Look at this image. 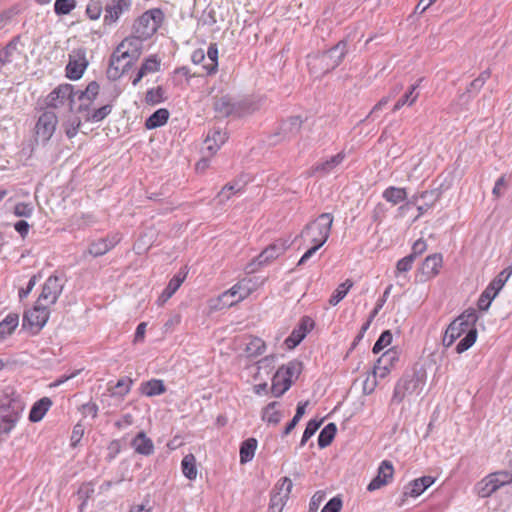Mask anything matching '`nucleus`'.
Listing matches in <instances>:
<instances>
[{
    "mask_svg": "<svg viewBox=\"0 0 512 512\" xmlns=\"http://www.w3.org/2000/svg\"><path fill=\"white\" fill-rule=\"evenodd\" d=\"M143 40L145 39L134 34L131 37L125 38L118 45L110 59L108 73L111 77H118L120 71L123 73L133 62L138 60L142 53Z\"/></svg>",
    "mask_w": 512,
    "mask_h": 512,
    "instance_id": "f257e3e1",
    "label": "nucleus"
},
{
    "mask_svg": "<svg viewBox=\"0 0 512 512\" xmlns=\"http://www.w3.org/2000/svg\"><path fill=\"white\" fill-rule=\"evenodd\" d=\"M347 53V42L339 41L328 51L309 57L308 66L314 74H326L340 65Z\"/></svg>",
    "mask_w": 512,
    "mask_h": 512,
    "instance_id": "f03ea898",
    "label": "nucleus"
},
{
    "mask_svg": "<svg viewBox=\"0 0 512 512\" xmlns=\"http://www.w3.org/2000/svg\"><path fill=\"white\" fill-rule=\"evenodd\" d=\"M332 224V214L322 213L315 220L309 222L296 239L301 238L305 242L322 247L329 238Z\"/></svg>",
    "mask_w": 512,
    "mask_h": 512,
    "instance_id": "7ed1b4c3",
    "label": "nucleus"
},
{
    "mask_svg": "<svg viewBox=\"0 0 512 512\" xmlns=\"http://www.w3.org/2000/svg\"><path fill=\"white\" fill-rule=\"evenodd\" d=\"M163 20V13L160 9H151L144 12L134 23L133 33L148 39L160 26Z\"/></svg>",
    "mask_w": 512,
    "mask_h": 512,
    "instance_id": "20e7f679",
    "label": "nucleus"
},
{
    "mask_svg": "<svg viewBox=\"0 0 512 512\" xmlns=\"http://www.w3.org/2000/svg\"><path fill=\"white\" fill-rule=\"evenodd\" d=\"M293 483L289 477L281 478L274 486L270 493V502L268 512H282L286 505Z\"/></svg>",
    "mask_w": 512,
    "mask_h": 512,
    "instance_id": "39448f33",
    "label": "nucleus"
},
{
    "mask_svg": "<svg viewBox=\"0 0 512 512\" xmlns=\"http://www.w3.org/2000/svg\"><path fill=\"white\" fill-rule=\"evenodd\" d=\"M76 94L71 84H61L48 95L47 105L52 108H59L67 104L69 109L73 111Z\"/></svg>",
    "mask_w": 512,
    "mask_h": 512,
    "instance_id": "423d86ee",
    "label": "nucleus"
},
{
    "mask_svg": "<svg viewBox=\"0 0 512 512\" xmlns=\"http://www.w3.org/2000/svg\"><path fill=\"white\" fill-rule=\"evenodd\" d=\"M58 118L53 111H45L38 118L35 125L36 140L47 142L55 132Z\"/></svg>",
    "mask_w": 512,
    "mask_h": 512,
    "instance_id": "0eeeda50",
    "label": "nucleus"
},
{
    "mask_svg": "<svg viewBox=\"0 0 512 512\" xmlns=\"http://www.w3.org/2000/svg\"><path fill=\"white\" fill-rule=\"evenodd\" d=\"M87 66L88 60L86 59V50L84 48L74 49L69 54V62L66 66V76L71 80H78L82 77Z\"/></svg>",
    "mask_w": 512,
    "mask_h": 512,
    "instance_id": "6e6552de",
    "label": "nucleus"
},
{
    "mask_svg": "<svg viewBox=\"0 0 512 512\" xmlns=\"http://www.w3.org/2000/svg\"><path fill=\"white\" fill-rule=\"evenodd\" d=\"M48 306L37 300L35 306L24 313L23 321L29 326L36 327L38 330L44 327L49 318Z\"/></svg>",
    "mask_w": 512,
    "mask_h": 512,
    "instance_id": "1a4fd4ad",
    "label": "nucleus"
},
{
    "mask_svg": "<svg viewBox=\"0 0 512 512\" xmlns=\"http://www.w3.org/2000/svg\"><path fill=\"white\" fill-rule=\"evenodd\" d=\"M63 290V284L57 276H50L44 283L38 301L47 305L56 303Z\"/></svg>",
    "mask_w": 512,
    "mask_h": 512,
    "instance_id": "9d476101",
    "label": "nucleus"
},
{
    "mask_svg": "<svg viewBox=\"0 0 512 512\" xmlns=\"http://www.w3.org/2000/svg\"><path fill=\"white\" fill-rule=\"evenodd\" d=\"M315 326L312 318L304 316L301 318L297 327H295L291 334L286 338L285 345L288 349H294L306 337Z\"/></svg>",
    "mask_w": 512,
    "mask_h": 512,
    "instance_id": "9b49d317",
    "label": "nucleus"
},
{
    "mask_svg": "<svg viewBox=\"0 0 512 512\" xmlns=\"http://www.w3.org/2000/svg\"><path fill=\"white\" fill-rule=\"evenodd\" d=\"M0 402V417L13 419L18 422L24 410L23 402L18 397L9 395L3 396Z\"/></svg>",
    "mask_w": 512,
    "mask_h": 512,
    "instance_id": "f8f14e48",
    "label": "nucleus"
},
{
    "mask_svg": "<svg viewBox=\"0 0 512 512\" xmlns=\"http://www.w3.org/2000/svg\"><path fill=\"white\" fill-rule=\"evenodd\" d=\"M443 258L440 253L429 255L423 261L420 272L418 271V282H426L434 278L442 267Z\"/></svg>",
    "mask_w": 512,
    "mask_h": 512,
    "instance_id": "ddd939ff",
    "label": "nucleus"
},
{
    "mask_svg": "<svg viewBox=\"0 0 512 512\" xmlns=\"http://www.w3.org/2000/svg\"><path fill=\"white\" fill-rule=\"evenodd\" d=\"M301 126L302 120L300 117H290L281 124L279 131L272 136L271 144H276L281 140L295 137L299 133Z\"/></svg>",
    "mask_w": 512,
    "mask_h": 512,
    "instance_id": "4468645a",
    "label": "nucleus"
},
{
    "mask_svg": "<svg viewBox=\"0 0 512 512\" xmlns=\"http://www.w3.org/2000/svg\"><path fill=\"white\" fill-rule=\"evenodd\" d=\"M290 245L291 243L289 242V240H276L259 254L258 263L260 265H264L269 263L271 260L278 258L290 247Z\"/></svg>",
    "mask_w": 512,
    "mask_h": 512,
    "instance_id": "2eb2a0df",
    "label": "nucleus"
},
{
    "mask_svg": "<svg viewBox=\"0 0 512 512\" xmlns=\"http://www.w3.org/2000/svg\"><path fill=\"white\" fill-rule=\"evenodd\" d=\"M393 466L390 461L384 460L379 468L377 475L371 480L367 486V490L372 492L385 486L393 477Z\"/></svg>",
    "mask_w": 512,
    "mask_h": 512,
    "instance_id": "dca6fc26",
    "label": "nucleus"
},
{
    "mask_svg": "<svg viewBox=\"0 0 512 512\" xmlns=\"http://www.w3.org/2000/svg\"><path fill=\"white\" fill-rule=\"evenodd\" d=\"M131 6V0H113L105 7L104 23L112 24L116 22L120 15L127 11Z\"/></svg>",
    "mask_w": 512,
    "mask_h": 512,
    "instance_id": "f3484780",
    "label": "nucleus"
},
{
    "mask_svg": "<svg viewBox=\"0 0 512 512\" xmlns=\"http://www.w3.org/2000/svg\"><path fill=\"white\" fill-rule=\"evenodd\" d=\"M120 240V236L118 234H114L94 241L89 246V253L94 257L102 256L115 247Z\"/></svg>",
    "mask_w": 512,
    "mask_h": 512,
    "instance_id": "a211bd4d",
    "label": "nucleus"
},
{
    "mask_svg": "<svg viewBox=\"0 0 512 512\" xmlns=\"http://www.w3.org/2000/svg\"><path fill=\"white\" fill-rule=\"evenodd\" d=\"M470 330V328H466L464 326V322H461L458 318H456L449 324L445 331L443 337V345L446 347L451 346L456 339L461 337L463 334L466 335Z\"/></svg>",
    "mask_w": 512,
    "mask_h": 512,
    "instance_id": "6ab92c4d",
    "label": "nucleus"
},
{
    "mask_svg": "<svg viewBox=\"0 0 512 512\" xmlns=\"http://www.w3.org/2000/svg\"><path fill=\"white\" fill-rule=\"evenodd\" d=\"M226 139L227 136L225 132L221 130L210 131L204 140L202 151H207L209 153L207 157H210L225 143Z\"/></svg>",
    "mask_w": 512,
    "mask_h": 512,
    "instance_id": "aec40b11",
    "label": "nucleus"
},
{
    "mask_svg": "<svg viewBox=\"0 0 512 512\" xmlns=\"http://www.w3.org/2000/svg\"><path fill=\"white\" fill-rule=\"evenodd\" d=\"M100 86L97 82L92 81L90 82L86 89L84 91H77L76 96L78 100L81 102L79 105L77 111L81 112L83 110H86L90 104L93 102V100L96 98V96L99 93Z\"/></svg>",
    "mask_w": 512,
    "mask_h": 512,
    "instance_id": "412c9836",
    "label": "nucleus"
},
{
    "mask_svg": "<svg viewBox=\"0 0 512 512\" xmlns=\"http://www.w3.org/2000/svg\"><path fill=\"white\" fill-rule=\"evenodd\" d=\"M131 446L136 453L149 456L154 453L153 441L147 437L145 432H139L131 441Z\"/></svg>",
    "mask_w": 512,
    "mask_h": 512,
    "instance_id": "4be33fe9",
    "label": "nucleus"
},
{
    "mask_svg": "<svg viewBox=\"0 0 512 512\" xmlns=\"http://www.w3.org/2000/svg\"><path fill=\"white\" fill-rule=\"evenodd\" d=\"M139 390L141 394L147 397H153L165 393L166 387L164 385L163 380L151 379L149 381L141 383Z\"/></svg>",
    "mask_w": 512,
    "mask_h": 512,
    "instance_id": "5701e85b",
    "label": "nucleus"
},
{
    "mask_svg": "<svg viewBox=\"0 0 512 512\" xmlns=\"http://www.w3.org/2000/svg\"><path fill=\"white\" fill-rule=\"evenodd\" d=\"M19 324V315L17 313H9L0 322V342L12 335Z\"/></svg>",
    "mask_w": 512,
    "mask_h": 512,
    "instance_id": "b1692460",
    "label": "nucleus"
},
{
    "mask_svg": "<svg viewBox=\"0 0 512 512\" xmlns=\"http://www.w3.org/2000/svg\"><path fill=\"white\" fill-rule=\"evenodd\" d=\"M292 385L290 381L282 372L279 370L273 376L271 391L275 397L282 396Z\"/></svg>",
    "mask_w": 512,
    "mask_h": 512,
    "instance_id": "393cba45",
    "label": "nucleus"
},
{
    "mask_svg": "<svg viewBox=\"0 0 512 512\" xmlns=\"http://www.w3.org/2000/svg\"><path fill=\"white\" fill-rule=\"evenodd\" d=\"M52 405V401L48 397H43L38 400L31 408L29 413V420L31 422H38L42 420L46 412Z\"/></svg>",
    "mask_w": 512,
    "mask_h": 512,
    "instance_id": "a878e982",
    "label": "nucleus"
},
{
    "mask_svg": "<svg viewBox=\"0 0 512 512\" xmlns=\"http://www.w3.org/2000/svg\"><path fill=\"white\" fill-rule=\"evenodd\" d=\"M235 107L233 99L228 95L218 97L214 102V109L220 117L231 115L235 111Z\"/></svg>",
    "mask_w": 512,
    "mask_h": 512,
    "instance_id": "bb28decb",
    "label": "nucleus"
},
{
    "mask_svg": "<svg viewBox=\"0 0 512 512\" xmlns=\"http://www.w3.org/2000/svg\"><path fill=\"white\" fill-rule=\"evenodd\" d=\"M411 250L412 252L407 255L406 257L400 259L398 262H397V265H396V277L398 279H401V278H404L405 279V275L404 273L410 271L413 267V263H414V260H415V257H416V242H414L411 246Z\"/></svg>",
    "mask_w": 512,
    "mask_h": 512,
    "instance_id": "cd10ccee",
    "label": "nucleus"
},
{
    "mask_svg": "<svg viewBox=\"0 0 512 512\" xmlns=\"http://www.w3.org/2000/svg\"><path fill=\"white\" fill-rule=\"evenodd\" d=\"M499 488L500 486L497 483V479H494L492 475L489 474L477 485V494L481 498H487Z\"/></svg>",
    "mask_w": 512,
    "mask_h": 512,
    "instance_id": "c85d7f7f",
    "label": "nucleus"
},
{
    "mask_svg": "<svg viewBox=\"0 0 512 512\" xmlns=\"http://www.w3.org/2000/svg\"><path fill=\"white\" fill-rule=\"evenodd\" d=\"M159 67L160 61L155 56L147 58L140 67L136 77L133 79L132 84L136 86L145 75L157 72Z\"/></svg>",
    "mask_w": 512,
    "mask_h": 512,
    "instance_id": "c756f323",
    "label": "nucleus"
},
{
    "mask_svg": "<svg viewBox=\"0 0 512 512\" xmlns=\"http://www.w3.org/2000/svg\"><path fill=\"white\" fill-rule=\"evenodd\" d=\"M440 192L438 189L427 190L421 193L420 199L423 201L422 205H418V218L423 215L431 206H433L439 199Z\"/></svg>",
    "mask_w": 512,
    "mask_h": 512,
    "instance_id": "7c9ffc66",
    "label": "nucleus"
},
{
    "mask_svg": "<svg viewBox=\"0 0 512 512\" xmlns=\"http://www.w3.org/2000/svg\"><path fill=\"white\" fill-rule=\"evenodd\" d=\"M206 54V63L203 64V69L207 74H213L217 71L218 67V48L215 43H211L208 47Z\"/></svg>",
    "mask_w": 512,
    "mask_h": 512,
    "instance_id": "2f4dec72",
    "label": "nucleus"
},
{
    "mask_svg": "<svg viewBox=\"0 0 512 512\" xmlns=\"http://www.w3.org/2000/svg\"><path fill=\"white\" fill-rule=\"evenodd\" d=\"M257 448V440L255 438H248L242 442L240 446V462L242 464L250 462Z\"/></svg>",
    "mask_w": 512,
    "mask_h": 512,
    "instance_id": "473e14b6",
    "label": "nucleus"
},
{
    "mask_svg": "<svg viewBox=\"0 0 512 512\" xmlns=\"http://www.w3.org/2000/svg\"><path fill=\"white\" fill-rule=\"evenodd\" d=\"M279 405L278 402H271L269 403L262 411V419L266 421L269 424H278L283 414L276 409V406Z\"/></svg>",
    "mask_w": 512,
    "mask_h": 512,
    "instance_id": "72a5a7b5",
    "label": "nucleus"
},
{
    "mask_svg": "<svg viewBox=\"0 0 512 512\" xmlns=\"http://www.w3.org/2000/svg\"><path fill=\"white\" fill-rule=\"evenodd\" d=\"M168 118L169 111L167 109H158L146 120L145 126L148 129L160 127L167 122Z\"/></svg>",
    "mask_w": 512,
    "mask_h": 512,
    "instance_id": "f704fd0d",
    "label": "nucleus"
},
{
    "mask_svg": "<svg viewBox=\"0 0 512 512\" xmlns=\"http://www.w3.org/2000/svg\"><path fill=\"white\" fill-rule=\"evenodd\" d=\"M354 283L350 279H346L343 283L339 284L334 290L329 299V304L336 306L342 299L345 298L349 290L353 287Z\"/></svg>",
    "mask_w": 512,
    "mask_h": 512,
    "instance_id": "c9c22d12",
    "label": "nucleus"
},
{
    "mask_svg": "<svg viewBox=\"0 0 512 512\" xmlns=\"http://www.w3.org/2000/svg\"><path fill=\"white\" fill-rule=\"evenodd\" d=\"M182 472L189 480H194L197 477L196 458L193 454L184 456L181 462Z\"/></svg>",
    "mask_w": 512,
    "mask_h": 512,
    "instance_id": "e433bc0d",
    "label": "nucleus"
},
{
    "mask_svg": "<svg viewBox=\"0 0 512 512\" xmlns=\"http://www.w3.org/2000/svg\"><path fill=\"white\" fill-rule=\"evenodd\" d=\"M337 432V427L334 423L327 424L320 432L318 436V445L320 448H325L331 444L333 441L335 434Z\"/></svg>",
    "mask_w": 512,
    "mask_h": 512,
    "instance_id": "4c0bfd02",
    "label": "nucleus"
},
{
    "mask_svg": "<svg viewBox=\"0 0 512 512\" xmlns=\"http://www.w3.org/2000/svg\"><path fill=\"white\" fill-rule=\"evenodd\" d=\"M278 370L293 382V378H298L302 372V363L300 361L293 360L286 365H282Z\"/></svg>",
    "mask_w": 512,
    "mask_h": 512,
    "instance_id": "58836bf2",
    "label": "nucleus"
},
{
    "mask_svg": "<svg viewBox=\"0 0 512 512\" xmlns=\"http://www.w3.org/2000/svg\"><path fill=\"white\" fill-rule=\"evenodd\" d=\"M185 279V275H181L180 273L175 275L168 283L167 287L163 291L160 299L162 301H166L169 299L181 286Z\"/></svg>",
    "mask_w": 512,
    "mask_h": 512,
    "instance_id": "ea45409f",
    "label": "nucleus"
},
{
    "mask_svg": "<svg viewBox=\"0 0 512 512\" xmlns=\"http://www.w3.org/2000/svg\"><path fill=\"white\" fill-rule=\"evenodd\" d=\"M21 56V53L17 49V43L16 42H10L4 51L0 55V60L3 63H12L19 60Z\"/></svg>",
    "mask_w": 512,
    "mask_h": 512,
    "instance_id": "a19ab883",
    "label": "nucleus"
},
{
    "mask_svg": "<svg viewBox=\"0 0 512 512\" xmlns=\"http://www.w3.org/2000/svg\"><path fill=\"white\" fill-rule=\"evenodd\" d=\"M477 339V329H472L458 342L456 345V352L461 354L467 351Z\"/></svg>",
    "mask_w": 512,
    "mask_h": 512,
    "instance_id": "79ce46f5",
    "label": "nucleus"
},
{
    "mask_svg": "<svg viewBox=\"0 0 512 512\" xmlns=\"http://www.w3.org/2000/svg\"><path fill=\"white\" fill-rule=\"evenodd\" d=\"M308 405V401H305V402H299L298 405H297V409H296V413L294 415V417L292 418V420L286 425L284 431H283V435L284 436H287L294 428L295 426L298 424V422L300 421V419L303 417V415L305 414V409Z\"/></svg>",
    "mask_w": 512,
    "mask_h": 512,
    "instance_id": "37998d69",
    "label": "nucleus"
},
{
    "mask_svg": "<svg viewBox=\"0 0 512 512\" xmlns=\"http://www.w3.org/2000/svg\"><path fill=\"white\" fill-rule=\"evenodd\" d=\"M236 298H238V291L235 284L229 290L223 292L219 296L218 301L222 304V306L231 307L238 303Z\"/></svg>",
    "mask_w": 512,
    "mask_h": 512,
    "instance_id": "c03bdc74",
    "label": "nucleus"
},
{
    "mask_svg": "<svg viewBox=\"0 0 512 512\" xmlns=\"http://www.w3.org/2000/svg\"><path fill=\"white\" fill-rule=\"evenodd\" d=\"M406 192L404 189L390 187L383 193V197L393 204H397L405 198Z\"/></svg>",
    "mask_w": 512,
    "mask_h": 512,
    "instance_id": "a18cd8bd",
    "label": "nucleus"
},
{
    "mask_svg": "<svg viewBox=\"0 0 512 512\" xmlns=\"http://www.w3.org/2000/svg\"><path fill=\"white\" fill-rule=\"evenodd\" d=\"M322 424V420H316L311 419L304 430V433L302 435L301 441H300V447H303L306 442L316 433V431L319 429L320 425Z\"/></svg>",
    "mask_w": 512,
    "mask_h": 512,
    "instance_id": "49530a36",
    "label": "nucleus"
},
{
    "mask_svg": "<svg viewBox=\"0 0 512 512\" xmlns=\"http://www.w3.org/2000/svg\"><path fill=\"white\" fill-rule=\"evenodd\" d=\"M461 322H464V326L470 329H476L475 324L478 320L477 311L474 308L465 310L459 317Z\"/></svg>",
    "mask_w": 512,
    "mask_h": 512,
    "instance_id": "de8ad7c7",
    "label": "nucleus"
},
{
    "mask_svg": "<svg viewBox=\"0 0 512 512\" xmlns=\"http://www.w3.org/2000/svg\"><path fill=\"white\" fill-rule=\"evenodd\" d=\"M392 338L393 336L390 330H385L384 332H382L380 337L375 342L372 348V352L374 354L380 353L385 347H387L391 343Z\"/></svg>",
    "mask_w": 512,
    "mask_h": 512,
    "instance_id": "09e8293b",
    "label": "nucleus"
},
{
    "mask_svg": "<svg viewBox=\"0 0 512 512\" xmlns=\"http://www.w3.org/2000/svg\"><path fill=\"white\" fill-rule=\"evenodd\" d=\"M251 283L252 281L250 279L245 278L236 283V288L238 291V298H236V301L240 302L251 294Z\"/></svg>",
    "mask_w": 512,
    "mask_h": 512,
    "instance_id": "8fccbe9b",
    "label": "nucleus"
},
{
    "mask_svg": "<svg viewBox=\"0 0 512 512\" xmlns=\"http://www.w3.org/2000/svg\"><path fill=\"white\" fill-rule=\"evenodd\" d=\"M495 297L496 295H494L493 292L486 287L478 299V309L480 311H487Z\"/></svg>",
    "mask_w": 512,
    "mask_h": 512,
    "instance_id": "3c124183",
    "label": "nucleus"
},
{
    "mask_svg": "<svg viewBox=\"0 0 512 512\" xmlns=\"http://www.w3.org/2000/svg\"><path fill=\"white\" fill-rule=\"evenodd\" d=\"M75 6V0H56L54 4V11L57 15H66L70 13Z\"/></svg>",
    "mask_w": 512,
    "mask_h": 512,
    "instance_id": "603ef678",
    "label": "nucleus"
},
{
    "mask_svg": "<svg viewBox=\"0 0 512 512\" xmlns=\"http://www.w3.org/2000/svg\"><path fill=\"white\" fill-rule=\"evenodd\" d=\"M410 388V394H412L413 390L416 388V382L414 380L398 382L394 391V399L399 398V400H401L405 397L406 391Z\"/></svg>",
    "mask_w": 512,
    "mask_h": 512,
    "instance_id": "864d4df0",
    "label": "nucleus"
},
{
    "mask_svg": "<svg viewBox=\"0 0 512 512\" xmlns=\"http://www.w3.org/2000/svg\"><path fill=\"white\" fill-rule=\"evenodd\" d=\"M240 191V188H237L236 184H226L221 191L217 194L216 198L219 200L220 204L228 201L231 196Z\"/></svg>",
    "mask_w": 512,
    "mask_h": 512,
    "instance_id": "5fc2aeb1",
    "label": "nucleus"
},
{
    "mask_svg": "<svg viewBox=\"0 0 512 512\" xmlns=\"http://www.w3.org/2000/svg\"><path fill=\"white\" fill-rule=\"evenodd\" d=\"M111 105H104L99 109L94 110L91 114L86 116V119L92 122L102 121L106 116L111 113Z\"/></svg>",
    "mask_w": 512,
    "mask_h": 512,
    "instance_id": "6e6d98bb",
    "label": "nucleus"
},
{
    "mask_svg": "<svg viewBox=\"0 0 512 512\" xmlns=\"http://www.w3.org/2000/svg\"><path fill=\"white\" fill-rule=\"evenodd\" d=\"M64 126L67 137L71 139L77 134L81 126V120L78 117H73L69 119Z\"/></svg>",
    "mask_w": 512,
    "mask_h": 512,
    "instance_id": "4d7b16f0",
    "label": "nucleus"
},
{
    "mask_svg": "<svg viewBox=\"0 0 512 512\" xmlns=\"http://www.w3.org/2000/svg\"><path fill=\"white\" fill-rule=\"evenodd\" d=\"M162 93L161 87L148 90L145 96L146 103L152 105L160 103L162 101Z\"/></svg>",
    "mask_w": 512,
    "mask_h": 512,
    "instance_id": "13d9d810",
    "label": "nucleus"
},
{
    "mask_svg": "<svg viewBox=\"0 0 512 512\" xmlns=\"http://www.w3.org/2000/svg\"><path fill=\"white\" fill-rule=\"evenodd\" d=\"M492 477L497 479L500 487L512 483V469L509 471H498L491 473Z\"/></svg>",
    "mask_w": 512,
    "mask_h": 512,
    "instance_id": "bf43d9fd",
    "label": "nucleus"
},
{
    "mask_svg": "<svg viewBox=\"0 0 512 512\" xmlns=\"http://www.w3.org/2000/svg\"><path fill=\"white\" fill-rule=\"evenodd\" d=\"M247 351L251 355H261L265 351V344L261 339L255 338L247 346Z\"/></svg>",
    "mask_w": 512,
    "mask_h": 512,
    "instance_id": "052dcab7",
    "label": "nucleus"
},
{
    "mask_svg": "<svg viewBox=\"0 0 512 512\" xmlns=\"http://www.w3.org/2000/svg\"><path fill=\"white\" fill-rule=\"evenodd\" d=\"M33 213V207L28 203H17L14 207V214L18 217H30Z\"/></svg>",
    "mask_w": 512,
    "mask_h": 512,
    "instance_id": "680f3d73",
    "label": "nucleus"
},
{
    "mask_svg": "<svg viewBox=\"0 0 512 512\" xmlns=\"http://www.w3.org/2000/svg\"><path fill=\"white\" fill-rule=\"evenodd\" d=\"M132 383V379L128 377H123L119 379L115 385V388L119 389L118 394H120L121 396H125L126 394H128L131 390Z\"/></svg>",
    "mask_w": 512,
    "mask_h": 512,
    "instance_id": "e2e57ef3",
    "label": "nucleus"
},
{
    "mask_svg": "<svg viewBox=\"0 0 512 512\" xmlns=\"http://www.w3.org/2000/svg\"><path fill=\"white\" fill-rule=\"evenodd\" d=\"M416 88L415 85H411L410 86V89H409V92H406L404 94V96L399 99L397 101V103L394 105V111L396 110H399L402 106H404L406 103H408L409 105H412L415 100H416V97H411L412 93H413V90Z\"/></svg>",
    "mask_w": 512,
    "mask_h": 512,
    "instance_id": "0e129e2a",
    "label": "nucleus"
},
{
    "mask_svg": "<svg viewBox=\"0 0 512 512\" xmlns=\"http://www.w3.org/2000/svg\"><path fill=\"white\" fill-rule=\"evenodd\" d=\"M16 423L17 421H14L13 419L0 417V436H8L16 426Z\"/></svg>",
    "mask_w": 512,
    "mask_h": 512,
    "instance_id": "69168bd1",
    "label": "nucleus"
},
{
    "mask_svg": "<svg viewBox=\"0 0 512 512\" xmlns=\"http://www.w3.org/2000/svg\"><path fill=\"white\" fill-rule=\"evenodd\" d=\"M341 507V499L338 497H334L327 502V504L323 507L321 512H340Z\"/></svg>",
    "mask_w": 512,
    "mask_h": 512,
    "instance_id": "338daca9",
    "label": "nucleus"
},
{
    "mask_svg": "<svg viewBox=\"0 0 512 512\" xmlns=\"http://www.w3.org/2000/svg\"><path fill=\"white\" fill-rule=\"evenodd\" d=\"M86 13L91 20H96L101 15V7L98 3L89 4Z\"/></svg>",
    "mask_w": 512,
    "mask_h": 512,
    "instance_id": "774afa93",
    "label": "nucleus"
}]
</instances>
